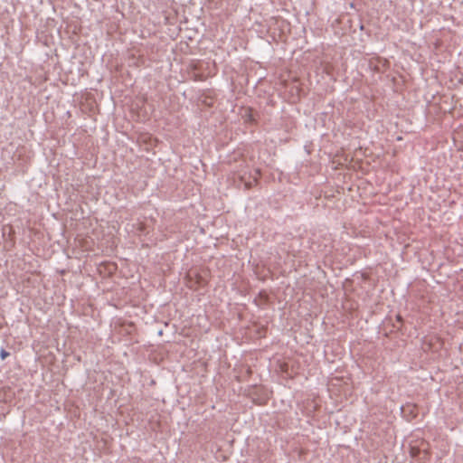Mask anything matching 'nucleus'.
<instances>
[{
    "instance_id": "f257e3e1",
    "label": "nucleus",
    "mask_w": 463,
    "mask_h": 463,
    "mask_svg": "<svg viewBox=\"0 0 463 463\" xmlns=\"http://www.w3.org/2000/svg\"><path fill=\"white\" fill-rule=\"evenodd\" d=\"M260 175V171L259 169L255 170V175L253 176L252 181H244V177L241 176V180L244 183L245 189H250L253 185H255L258 183V178Z\"/></svg>"
},
{
    "instance_id": "f03ea898",
    "label": "nucleus",
    "mask_w": 463,
    "mask_h": 463,
    "mask_svg": "<svg viewBox=\"0 0 463 463\" xmlns=\"http://www.w3.org/2000/svg\"><path fill=\"white\" fill-rule=\"evenodd\" d=\"M10 355L9 352H7L6 350L5 349H1L0 351V357L2 360H5L6 357H8Z\"/></svg>"
},
{
    "instance_id": "7ed1b4c3",
    "label": "nucleus",
    "mask_w": 463,
    "mask_h": 463,
    "mask_svg": "<svg viewBox=\"0 0 463 463\" xmlns=\"http://www.w3.org/2000/svg\"><path fill=\"white\" fill-rule=\"evenodd\" d=\"M419 450L418 449H415L414 448L411 449V456L414 457L416 456V453L418 452Z\"/></svg>"
}]
</instances>
